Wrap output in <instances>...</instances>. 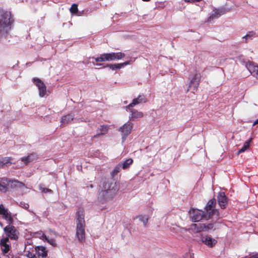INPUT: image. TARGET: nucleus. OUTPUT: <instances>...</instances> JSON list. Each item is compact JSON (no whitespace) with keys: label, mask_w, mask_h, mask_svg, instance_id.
Instances as JSON below:
<instances>
[{"label":"nucleus","mask_w":258,"mask_h":258,"mask_svg":"<svg viewBox=\"0 0 258 258\" xmlns=\"http://www.w3.org/2000/svg\"><path fill=\"white\" fill-rule=\"evenodd\" d=\"M14 19L10 12H0V36H6L11 31Z\"/></svg>","instance_id":"1"},{"label":"nucleus","mask_w":258,"mask_h":258,"mask_svg":"<svg viewBox=\"0 0 258 258\" xmlns=\"http://www.w3.org/2000/svg\"><path fill=\"white\" fill-rule=\"evenodd\" d=\"M118 190L119 185L116 182L113 181H108L103 183L102 189L99 193V196L104 201H108L115 196Z\"/></svg>","instance_id":"2"},{"label":"nucleus","mask_w":258,"mask_h":258,"mask_svg":"<svg viewBox=\"0 0 258 258\" xmlns=\"http://www.w3.org/2000/svg\"><path fill=\"white\" fill-rule=\"evenodd\" d=\"M9 186L16 189H20L22 192H26L27 186L22 182L18 180H11L7 178H0V191L6 192Z\"/></svg>","instance_id":"3"},{"label":"nucleus","mask_w":258,"mask_h":258,"mask_svg":"<svg viewBox=\"0 0 258 258\" xmlns=\"http://www.w3.org/2000/svg\"><path fill=\"white\" fill-rule=\"evenodd\" d=\"M216 201L215 199H212L207 203L205 210L208 218L217 219L219 216L218 211L215 209Z\"/></svg>","instance_id":"4"},{"label":"nucleus","mask_w":258,"mask_h":258,"mask_svg":"<svg viewBox=\"0 0 258 258\" xmlns=\"http://www.w3.org/2000/svg\"><path fill=\"white\" fill-rule=\"evenodd\" d=\"M189 217L190 220L193 222H199L202 219L208 220L209 218L205 213V212L197 209H191L189 212Z\"/></svg>","instance_id":"5"},{"label":"nucleus","mask_w":258,"mask_h":258,"mask_svg":"<svg viewBox=\"0 0 258 258\" xmlns=\"http://www.w3.org/2000/svg\"><path fill=\"white\" fill-rule=\"evenodd\" d=\"M4 230L8 238L12 240H17L19 238V231L18 229L12 224H8L4 228Z\"/></svg>","instance_id":"6"},{"label":"nucleus","mask_w":258,"mask_h":258,"mask_svg":"<svg viewBox=\"0 0 258 258\" xmlns=\"http://www.w3.org/2000/svg\"><path fill=\"white\" fill-rule=\"evenodd\" d=\"M200 74L196 71L193 76L191 77V80L190 81L187 91L190 89L192 90L194 93L195 91H197L200 84Z\"/></svg>","instance_id":"7"},{"label":"nucleus","mask_w":258,"mask_h":258,"mask_svg":"<svg viewBox=\"0 0 258 258\" xmlns=\"http://www.w3.org/2000/svg\"><path fill=\"white\" fill-rule=\"evenodd\" d=\"M198 242L202 241L203 243L209 247H212L217 243V240L208 235H201L195 238Z\"/></svg>","instance_id":"8"},{"label":"nucleus","mask_w":258,"mask_h":258,"mask_svg":"<svg viewBox=\"0 0 258 258\" xmlns=\"http://www.w3.org/2000/svg\"><path fill=\"white\" fill-rule=\"evenodd\" d=\"M133 123L129 121H127L120 127L118 131L121 133L122 142H124L126 140V137L131 133Z\"/></svg>","instance_id":"9"},{"label":"nucleus","mask_w":258,"mask_h":258,"mask_svg":"<svg viewBox=\"0 0 258 258\" xmlns=\"http://www.w3.org/2000/svg\"><path fill=\"white\" fill-rule=\"evenodd\" d=\"M0 215L5 219L8 224H12L14 220L11 213L6 208L3 204H0Z\"/></svg>","instance_id":"10"},{"label":"nucleus","mask_w":258,"mask_h":258,"mask_svg":"<svg viewBox=\"0 0 258 258\" xmlns=\"http://www.w3.org/2000/svg\"><path fill=\"white\" fill-rule=\"evenodd\" d=\"M229 9L225 8H220L219 9H215L213 10V13L209 17L207 21L211 22L215 19H217L221 15L228 12Z\"/></svg>","instance_id":"11"},{"label":"nucleus","mask_w":258,"mask_h":258,"mask_svg":"<svg viewBox=\"0 0 258 258\" xmlns=\"http://www.w3.org/2000/svg\"><path fill=\"white\" fill-rule=\"evenodd\" d=\"M202 226H204L203 225V223L192 224L190 225V228L188 229V231L190 234L192 235L195 240L196 238H197L199 236H195L194 234H198L199 235V236H201V234L200 232L203 231V228Z\"/></svg>","instance_id":"12"},{"label":"nucleus","mask_w":258,"mask_h":258,"mask_svg":"<svg viewBox=\"0 0 258 258\" xmlns=\"http://www.w3.org/2000/svg\"><path fill=\"white\" fill-rule=\"evenodd\" d=\"M85 224H76V237L79 241L83 242L85 241Z\"/></svg>","instance_id":"13"},{"label":"nucleus","mask_w":258,"mask_h":258,"mask_svg":"<svg viewBox=\"0 0 258 258\" xmlns=\"http://www.w3.org/2000/svg\"><path fill=\"white\" fill-rule=\"evenodd\" d=\"M33 81L38 88L39 96L40 97H44L46 93V87L44 83L40 79L36 78H34Z\"/></svg>","instance_id":"14"},{"label":"nucleus","mask_w":258,"mask_h":258,"mask_svg":"<svg viewBox=\"0 0 258 258\" xmlns=\"http://www.w3.org/2000/svg\"><path fill=\"white\" fill-rule=\"evenodd\" d=\"M0 246L3 252L8 253L10 249V243L8 237H4L0 241Z\"/></svg>","instance_id":"15"},{"label":"nucleus","mask_w":258,"mask_h":258,"mask_svg":"<svg viewBox=\"0 0 258 258\" xmlns=\"http://www.w3.org/2000/svg\"><path fill=\"white\" fill-rule=\"evenodd\" d=\"M96 62L113 61L112 52L101 54L100 56L94 58Z\"/></svg>","instance_id":"16"},{"label":"nucleus","mask_w":258,"mask_h":258,"mask_svg":"<svg viewBox=\"0 0 258 258\" xmlns=\"http://www.w3.org/2000/svg\"><path fill=\"white\" fill-rule=\"evenodd\" d=\"M217 199L221 208L225 209L227 204V199L225 193L223 191L219 192L217 196Z\"/></svg>","instance_id":"17"},{"label":"nucleus","mask_w":258,"mask_h":258,"mask_svg":"<svg viewBox=\"0 0 258 258\" xmlns=\"http://www.w3.org/2000/svg\"><path fill=\"white\" fill-rule=\"evenodd\" d=\"M84 217L85 215L84 210L81 208L79 209L76 213V224H85Z\"/></svg>","instance_id":"18"},{"label":"nucleus","mask_w":258,"mask_h":258,"mask_svg":"<svg viewBox=\"0 0 258 258\" xmlns=\"http://www.w3.org/2000/svg\"><path fill=\"white\" fill-rule=\"evenodd\" d=\"M35 251L38 258H45L47 256V250L44 246H36L35 247Z\"/></svg>","instance_id":"19"},{"label":"nucleus","mask_w":258,"mask_h":258,"mask_svg":"<svg viewBox=\"0 0 258 258\" xmlns=\"http://www.w3.org/2000/svg\"><path fill=\"white\" fill-rule=\"evenodd\" d=\"M130 63V61H126L123 63H115V64H107L105 66L103 67L102 68L108 67L110 69H111L112 70H119V69L123 68L124 67H125L126 66L129 64Z\"/></svg>","instance_id":"20"},{"label":"nucleus","mask_w":258,"mask_h":258,"mask_svg":"<svg viewBox=\"0 0 258 258\" xmlns=\"http://www.w3.org/2000/svg\"><path fill=\"white\" fill-rule=\"evenodd\" d=\"M74 118V115L72 114H69L63 115L61 117L60 120L61 125L64 126L67 124L71 123Z\"/></svg>","instance_id":"21"},{"label":"nucleus","mask_w":258,"mask_h":258,"mask_svg":"<svg viewBox=\"0 0 258 258\" xmlns=\"http://www.w3.org/2000/svg\"><path fill=\"white\" fill-rule=\"evenodd\" d=\"M246 67L251 75L258 80V66L249 63L246 65Z\"/></svg>","instance_id":"22"},{"label":"nucleus","mask_w":258,"mask_h":258,"mask_svg":"<svg viewBox=\"0 0 258 258\" xmlns=\"http://www.w3.org/2000/svg\"><path fill=\"white\" fill-rule=\"evenodd\" d=\"M146 101V99L143 95H139L137 98L133 99L132 102L130 103L127 106V108H131L136 105L139 104L142 102H145Z\"/></svg>","instance_id":"23"},{"label":"nucleus","mask_w":258,"mask_h":258,"mask_svg":"<svg viewBox=\"0 0 258 258\" xmlns=\"http://www.w3.org/2000/svg\"><path fill=\"white\" fill-rule=\"evenodd\" d=\"M98 131L99 132L93 137V138H97L100 135L106 134L108 131V126L107 125H102L98 128Z\"/></svg>","instance_id":"24"},{"label":"nucleus","mask_w":258,"mask_h":258,"mask_svg":"<svg viewBox=\"0 0 258 258\" xmlns=\"http://www.w3.org/2000/svg\"><path fill=\"white\" fill-rule=\"evenodd\" d=\"M131 112L132 119H136L138 118H141L143 116V113L142 112L138 111L136 110L132 109L131 108H128Z\"/></svg>","instance_id":"25"},{"label":"nucleus","mask_w":258,"mask_h":258,"mask_svg":"<svg viewBox=\"0 0 258 258\" xmlns=\"http://www.w3.org/2000/svg\"><path fill=\"white\" fill-rule=\"evenodd\" d=\"M252 140V138H250L248 140L246 141L244 143V145H243V147L240 149L239 150V151L238 152V154H240V153H241L242 152H244V151H245L247 149H248V148L249 147L250 143H251Z\"/></svg>","instance_id":"26"},{"label":"nucleus","mask_w":258,"mask_h":258,"mask_svg":"<svg viewBox=\"0 0 258 258\" xmlns=\"http://www.w3.org/2000/svg\"><path fill=\"white\" fill-rule=\"evenodd\" d=\"M113 61L120 60L125 56L124 53L121 52H112Z\"/></svg>","instance_id":"27"},{"label":"nucleus","mask_w":258,"mask_h":258,"mask_svg":"<svg viewBox=\"0 0 258 258\" xmlns=\"http://www.w3.org/2000/svg\"><path fill=\"white\" fill-rule=\"evenodd\" d=\"M255 32L253 31H249L247 33V34L242 37V39H245L244 42L246 43L248 40L252 39V38L254 36Z\"/></svg>","instance_id":"28"},{"label":"nucleus","mask_w":258,"mask_h":258,"mask_svg":"<svg viewBox=\"0 0 258 258\" xmlns=\"http://www.w3.org/2000/svg\"><path fill=\"white\" fill-rule=\"evenodd\" d=\"M133 162V160L131 158H129L125 160L122 164H121V167L123 169H125L128 168L132 164Z\"/></svg>","instance_id":"29"},{"label":"nucleus","mask_w":258,"mask_h":258,"mask_svg":"<svg viewBox=\"0 0 258 258\" xmlns=\"http://www.w3.org/2000/svg\"><path fill=\"white\" fill-rule=\"evenodd\" d=\"M41 237L43 240L47 241L51 245H52L53 246L56 245L55 241L53 239H49L44 233L42 234Z\"/></svg>","instance_id":"30"},{"label":"nucleus","mask_w":258,"mask_h":258,"mask_svg":"<svg viewBox=\"0 0 258 258\" xmlns=\"http://www.w3.org/2000/svg\"><path fill=\"white\" fill-rule=\"evenodd\" d=\"M12 158L11 157H5L3 158L0 160V163L1 164V166L4 165L5 164L10 163L12 164V162H11Z\"/></svg>","instance_id":"31"},{"label":"nucleus","mask_w":258,"mask_h":258,"mask_svg":"<svg viewBox=\"0 0 258 258\" xmlns=\"http://www.w3.org/2000/svg\"><path fill=\"white\" fill-rule=\"evenodd\" d=\"M203 225L204 226H202L203 228V231H206L211 230L214 227V223H203Z\"/></svg>","instance_id":"32"},{"label":"nucleus","mask_w":258,"mask_h":258,"mask_svg":"<svg viewBox=\"0 0 258 258\" xmlns=\"http://www.w3.org/2000/svg\"><path fill=\"white\" fill-rule=\"evenodd\" d=\"M138 218L144 226L146 225L148 221V217L147 215H139Z\"/></svg>","instance_id":"33"},{"label":"nucleus","mask_w":258,"mask_h":258,"mask_svg":"<svg viewBox=\"0 0 258 258\" xmlns=\"http://www.w3.org/2000/svg\"><path fill=\"white\" fill-rule=\"evenodd\" d=\"M121 164H118L117 165H116L114 169L113 170V171H112L111 172V176L112 177L114 176L115 175H116L120 170V168H121Z\"/></svg>","instance_id":"34"},{"label":"nucleus","mask_w":258,"mask_h":258,"mask_svg":"<svg viewBox=\"0 0 258 258\" xmlns=\"http://www.w3.org/2000/svg\"><path fill=\"white\" fill-rule=\"evenodd\" d=\"M29 163L38 158V156L35 153H31L27 156Z\"/></svg>","instance_id":"35"},{"label":"nucleus","mask_w":258,"mask_h":258,"mask_svg":"<svg viewBox=\"0 0 258 258\" xmlns=\"http://www.w3.org/2000/svg\"><path fill=\"white\" fill-rule=\"evenodd\" d=\"M78 11V6L77 4H73L70 8V12L72 14H76Z\"/></svg>","instance_id":"36"},{"label":"nucleus","mask_w":258,"mask_h":258,"mask_svg":"<svg viewBox=\"0 0 258 258\" xmlns=\"http://www.w3.org/2000/svg\"><path fill=\"white\" fill-rule=\"evenodd\" d=\"M19 206L26 210H28L29 207V205L28 204L25 203V202H20V203L19 204Z\"/></svg>","instance_id":"37"},{"label":"nucleus","mask_w":258,"mask_h":258,"mask_svg":"<svg viewBox=\"0 0 258 258\" xmlns=\"http://www.w3.org/2000/svg\"><path fill=\"white\" fill-rule=\"evenodd\" d=\"M20 160L24 163L25 165H27L29 163L28 159L27 158V157H22L21 158Z\"/></svg>","instance_id":"38"},{"label":"nucleus","mask_w":258,"mask_h":258,"mask_svg":"<svg viewBox=\"0 0 258 258\" xmlns=\"http://www.w3.org/2000/svg\"><path fill=\"white\" fill-rule=\"evenodd\" d=\"M40 190L42 192L46 193V192H51L52 190L50 189L44 188V187H40Z\"/></svg>","instance_id":"39"},{"label":"nucleus","mask_w":258,"mask_h":258,"mask_svg":"<svg viewBox=\"0 0 258 258\" xmlns=\"http://www.w3.org/2000/svg\"><path fill=\"white\" fill-rule=\"evenodd\" d=\"M249 258H258V253H256L255 254L252 255Z\"/></svg>","instance_id":"40"},{"label":"nucleus","mask_w":258,"mask_h":258,"mask_svg":"<svg viewBox=\"0 0 258 258\" xmlns=\"http://www.w3.org/2000/svg\"><path fill=\"white\" fill-rule=\"evenodd\" d=\"M30 255L31 256L30 257V258H37L35 254H30Z\"/></svg>","instance_id":"41"},{"label":"nucleus","mask_w":258,"mask_h":258,"mask_svg":"<svg viewBox=\"0 0 258 258\" xmlns=\"http://www.w3.org/2000/svg\"><path fill=\"white\" fill-rule=\"evenodd\" d=\"M258 124V118L253 122V126Z\"/></svg>","instance_id":"42"},{"label":"nucleus","mask_w":258,"mask_h":258,"mask_svg":"<svg viewBox=\"0 0 258 258\" xmlns=\"http://www.w3.org/2000/svg\"><path fill=\"white\" fill-rule=\"evenodd\" d=\"M201 1V0H191V3H195V2H200Z\"/></svg>","instance_id":"43"},{"label":"nucleus","mask_w":258,"mask_h":258,"mask_svg":"<svg viewBox=\"0 0 258 258\" xmlns=\"http://www.w3.org/2000/svg\"><path fill=\"white\" fill-rule=\"evenodd\" d=\"M96 66H99V67H101L102 68L103 67V64L101 63H97Z\"/></svg>","instance_id":"44"},{"label":"nucleus","mask_w":258,"mask_h":258,"mask_svg":"<svg viewBox=\"0 0 258 258\" xmlns=\"http://www.w3.org/2000/svg\"><path fill=\"white\" fill-rule=\"evenodd\" d=\"M185 2L186 3H191V0H184Z\"/></svg>","instance_id":"45"},{"label":"nucleus","mask_w":258,"mask_h":258,"mask_svg":"<svg viewBox=\"0 0 258 258\" xmlns=\"http://www.w3.org/2000/svg\"><path fill=\"white\" fill-rule=\"evenodd\" d=\"M0 226H1V227H3V225L2 223V222H0Z\"/></svg>","instance_id":"46"},{"label":"nucleus","mask_w":258,"mask_h":258,"mask_svg":"<svg viewBox=\"0 0 258 258\" xmlns=\"http://www.w3.org/2000/svg\"><path fill=\"white\" fill-rule=\"evenodd\" d=\"M143 1H144V2H149L150 1V0H142Z\"/></svg>","instance_id":"47"}]
</instances>
